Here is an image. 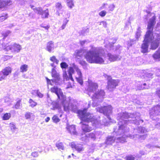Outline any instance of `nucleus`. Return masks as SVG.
I'll return each mask as SVG.
<instances>
[{
    "instance_id": "nucleus-1",
    "label": "nucleus",
    "mask_w": 160,
    "mask_h": 160,
    "mask_svg": "<svg viewBox=\"0 0 160 160\" xmlns=\"http://www.w3.org/2000/svg\"><path fill=\"white\" fill-rule=\"evenodd\" d=\"M140 114L139 112L135 113H128L127 112H123L118 113L117 120L118 121V130L114 128L113 132L116 134V136H108L106 138L105 143L107 145H112L116 141L117 142H120L123 143L126 142V138L129 137L131 138H137L139 139H144L146 137V135H139L138 134L133 135L127 134L129 131V128L127 125L129 123H134L136 125H139L143 122V120L140 119Z\"/></svg>"
},
{
    "instance_id": "nucleus-2",
    "label": "nucleus",
    "mask_w": 160,
    "mask_h": 160,
    "mask_svg": "<svg viewBox=\"0 0 160 160\" xmlns=\"http://www.w3.org/2000/svg\"><path fill=\"white\" fill-rule=\"evenodd\" d=\"M155 19V17L153 16L149 19L148 23V30L141 47V52L143 53L148 52L149 43H151L150 48L152 50L156 49L159 46L160 41L159 35L157 34L156 37L155 38L152 32L154 26L156 23Z\"/></svg>"
},
{
    "instance_id": "nucleus-3",
    "label": "nucleus",
    "mask_w": 160,
    "mask_h": 160,
    "mask_svg": "<svg viewBox=\"0 0 160 160\" xmlns=\"http://www.w3.org/2000/svg\"><path fill=\"white\" fill-rule=\"evenodd\" d=\"M52 92L55 93L58 98L59 99L60 102L63 107L65 111H71L77 113L78 111V107L75 104L70 102V97L66 98V97L64 95L61 90L57 87H54L51 89Z\"/></svg>"
},
{
    "instance_id": "nucleus-4",
    "label": "nucleus",
    "mask_w": 160,
    "mask_h": 160,
    "mask_svg": "<svg viewBox=\"0 0 160 160\" xmlns=\"http://www.w3.org/2000/svg\"><path fill=\"white\" fill-rule=\"evenodd\" d=\"M98 87L97 83L90 81L88 82V86L87 89L88 94L91 97L93 100V103L92 106L93 107L98 106L100 103L102 102L105 96V92L102 90L96 92Z\"/></svg>"
},
{
    "instance_id": "nucleus-5",
    "label": "nucleus",
    "mask_w": 160,
    "mask_h": 160,
    "mask_svg": "<svg viewBox=\"0 0 160 160\" xmlns=\"http://www.w3.org/2000/svg\"><path fill=\"white\" fill-rule=\"evenodd\" d=\"M103 51L100 48L93 47L88 51L85 55L87 61L91 63L103 64Z\"/></svg>"
},
{
    "instance_id": "nucleus-6",
    "label": "nucleus",
    "mask_w": 160,
    "mask_h": 160,
    "mask_svg": "<svg viewBox=\"0 0 160 160\" xmlns=\"http://www.w3.org/2000/svg\"><path fill=\"white\" fill-rule=\"evenodd\" d=\"M88 109L85 108L83 109H79L77 113L81 122L85 121H90L93 125L96 127L99 126V122L97 119L94 118L93 115L88 112H87Z\"/></svg>"
},
{
    "instance_id": "nucleus-7",
    "label": "nucleus",
    "mask_w": 160,
    "mask_h": 160,
    "mask_svg": "<svg viewBox=\"0 0 160 160\" xmlns=\"http://www.w3.org/2000/svg\"><path fill=\"white\" fill-rule=\"evenodd\" d=\"M74 69L76 70L78 75V77H76L77 81L81 85H82L83 83V81L82 72L80 69H79L78 67L74 64L73 65V67H70L68 71V73L69 75L70 79L72 82L74 81V80L72 77V74H73L75 72Z\"/></svg>"
},
{
    "instance_id": "nucleus-8",
    "label": "nucleus",
    "mask_w": 160,
    "mask_h": 160,
    "mask_svg": "<svg viewBox=\"0 0 160 160\" xmlns=\"http://www.w3.org/2000/svg\"><path fill=\"white\" fill-rule=\"evenodd\" d=\"M97 111L101 113H102L110 120L111 118L109 115L112 113V108L111 105H108L103 107H98L96 108Z\"/></svg>"
},
{
    "instance_id": "nucleus-9",
    "label": "nucleus",
    "mask_w": 160,
    "mask_h": 160,
    "mask_svg": "<svg viewBox=\"0 0 160 160\" xmlns=\"http://www.w3.org/2000/svg\"><path fill=\"white\" fill-rule=\"evenodd\" d=\"M31 7L36 13L41 15L42 18H47L48 17L49 12L48 9L43 11L41 8H35L32 5H31Z\"/></svg>"
},
{
    "instance_id": "nucleus-10",
    "label": "nucleus",
    "mask_w": 160,
    "mask_h": 160,
    "mask_svg": "<svg viewBox=\"0 0 160 160\" xmlns=\"http://www.w3.org/2000/svg\"><path fill=\"white\" fill-rule=\"evenodd\" d=\"M150 118L153 120H156V117L160 115V105L154 107L150 110L149 112Z\"/></svg>"
},
{
    "instance_id": "nucleus-11",
    "label": "nucleus",
    "mask_w": 160,
    "mask_h": 160,
    "mask_svg": "<svg viewBox=\"0 0 160 160\" xmlns=\"http://www.w3.org/2000/svg\"><path fill=\"white\" fill-rule=\"evenodd\" d=\"M98 121L99 122V126L98 127H96V126L93 125V124L92 123V122L90 121L81 122L80 123L82 124V130L84 132H88L90 131L92 129V128L89 127V125L87 124L88 123H91V124H92L93 126L96 128L99 127L101 125V123L100 121L99 120H98Z\"/></svg>"
},
{
    "instance_id": "nucleus-12",
    "label": "nucleus",
    "mask_w": 160,
    "mask_h": 160,
    "mask_svg": "<svg viewBox=\"0 0 160 160\" xmlns=\"http://www.w3.org/2000/svg\"><path fill=\"white\" fill-rule=\"evenodd\" d=\"M118 80L111 79V77H109L108 78V89L110 91L112 90L118 85Z\"/></svg>"
},
{
    "instance_id": "nucleus-13",
    "label": "nucleus",
    "mask_w": 160,
    "mask_h": 160,
    "mask_svg": "<svg viewBox=\"0 0 160 160\" xmlns=\"http://www.w3.org/2000/svg\"><path fill=\"white\" fill-rule=\"evenodd\" d=\"M71 147L75 149L78 152L82 153L84 150V148L82 145L72 142L71 143Z\"/></svg>"
},
{
    "instance_id": "nucleus-14",
    "label": "nucleus",
    "mask_w": 160,
    "mask_h": 160,
    "mask_svg": "<svg viewBox=\"0 0 160 160\" xmlns=\"http://www.w3.org/2000/svg\"><path fill=\"white\" fill-rule=\"evenodd\" d=\"M12 69L11 67H6L0 72V74L2 76L0 80H2V79H5L6 77L10 73Z\"/></svg>"
},
{
    "instance_id": "nucleus-15",
    "label": "nucleus",
    "mask_w": 160,
    "mask_h": 160,
    "mask_svg": "<svg viewBox=\"0 0 160 160\" xmlns=\"http://www.w3.org/2000/svg\"><path fill=\"white\" fill-rule=\"evenodd\" d=\"M56 48L52 41H50L47 43L46 49L49 52H53L54 49Z\"/></svg>"
},
{
    "instance_id": "nucleus-16",
    "label": "nucleus",
    "mask_w": 160,
    "mask_h": 160,
    "mask_svg": "<svg viewBox=\"0 0 160 160\" xmlns=\"http://www.w3.org/2000/svg\"><path fill=\"white\" fill-rule=\"evenodd\" d=\"M66 128L68 132L71 134L73 135H76V134L77 132L76 131L75 127L74 125H69L67 124Z\"/></svg>"
},
{
    "instance_id": "nucleus-17",
    "label": "nucleus",
    "mask_w": 160,
    "mask_h": 160,
    "mask_svg": "<svg viewBox=\"0 0 160 160\" xmlns=\"http://www.w3.org/2000/svg\"><path fill=\"white\" fill-rule=\"evenodd\" d=\"M108 59L111 62L114 61L116 60H119L121 57L118 55H112L110 53H108L107 54Z\"/></svg>"
},
{
    "instance_id": "nucleus-18",
    "label": "nucleus",
    "mask_w": 160,
    "mask_h": 160,
    "mask_svg": "<svg viewBox=\"0 0 160 160\" xmlns=\"http://www.w3.org/2000/svg\"><path fill=\"white\" fill-rule=\"evenodd\" d=\"M12 45V52H18L21 49L22 47L19 44L15 43Z\"/></svg>"
},
{
    "instance_id": "nucleus-19",
    "label": "nucleus",
    "mask_w": 160,
    "mask_h": 160,
    "mask_svg": "<svg viewBox=\"0 0 160 160\" xmlns=\"http://www.w3.org/2000/svg\"><path fill=\"white\" fill-rule=\"evenodd\" d=\"M11 0H0V8H2L7 5H10Z\"/></svg>"
},
{
    "instance_id": "nucleus-20",
    "label": "nucleus",
    "mask_w": 160,
    "mask_h": 160,
    "mask_svg": "<svg viewBox=\"0 0 160 160\" xmlns=\"http://www.w3.org/2000/svg\"><path fill=\"white\" fill-rule=\"evenodd\" d=\"M153 59L156 61L160 60V48H159L155 52L152 54Z\"/></svg>"
},
{
    "instance_id": "nucleus-21",
    "label": "nucleus",
    "mask_w": 160,
    "mask_h": 160,
    "mask_svg": "<svg viewBox=\"0 0 160 160\" xmlns=\"http://www.w3.org/2000/svg\"><path fill=\"white\" fill-rule=\"evenodd\" d=\"M55 6L56 8V14L57 15L59 16L60 14L59 11L61 10L62 8L63 7L62 6L61 3L59 2H58L56 3Z\"/></svg>"
},
{
    "instance_id": "nucleus-22",
    "label": "nucleus",
    "mask_w": 160,
    "mask_h": 160,
    "mask_svg": "<svg viewBox=\"0 0 160 160\" xmlns=\"http://www.w3.org/2000/svg\"><path fill=\"white\" fill-rule=\"evenodd\" d=\"M52 76L58 81H59L60 78L58 73L57 72L55 68H52Z\"/></svg>"
},
{
    "instance_id": "nucleus-23",
    "label": "nucleus",
    "mask_w": 160,
    "mask_h": 160,
    "mask_svg": "<svg viewBox=\"0 0 160 160\" xmlns=\"http://www.w3.org/2000/svg\"><path fill=\"white\" fill-rule=\"evenodd\" d=\"M98 134L101 135L102 134V132H96V134H95L94 133H90L88 135H86V136L88 138H91L93 140H95L96 139L95 134L97 135Z\"/></svg>"
},
{
    "instance_id": "nucleus-24",
    "label": "nucleus",
    "mask_w": 160,
    "mask_h": 160,
    "mask_svg": "<svg viewBox=\"0 0 160 160\" xmlns=\"http://www.w3.org/2000/svg\"><path fill=\"white\" fill-rule=\"evenodd\" d=\"M46 78L48 84H50L52 85L54 83H55L56 85H58L59 84V82H58L59 81H58L55 79L51 80L47 77H46Z\"/></svg>"
},
{
    "instance_id": "nucleus-25",
    "label": "nucleus",
    "mask_w": 160,
    "mask_h": 160,
    "mask_svg": "<svg viewBox=\"0 0 160 160\" xmlns=\"http://www.w3.org/2000/svg\"><path fill=\"white\" fill-rule=\"evenodd\" d=\"M135 131H137L138 133H143L148 132L147 130L144 127H139L137 129H134Z\"/></svg>"
},
{
    "instance_id": "nucleus-26",
    "label": "nucleus",
    "mask_w": 160,
    "mask_h": 160,
    "mask_svg": "<svg viewBox=\"0 0 160 160\" xmlns=\"http://www.w3.org/2000/svg\"><path fill=\"white\" fill-rule=\"evenodd\" d=\"M83 53V52L82 50H77L75 51L74 55L76 57L79 58L78 57L81 58L82 56Z\"/></svg>"
},
{
    "instance_id": "nucleus-27",
    "label": "nucleus",
    "mask_w": 160,
    "mask_h": 160,
    "mask_svg": "<svg viewBox=\"0 0 160 160\" xmlns=\"http://www.w3.org/2000/svg\"><path fill=\"white\" fill-rule=\"evenodd\" d=\"M67 5L70 9H72L74 4L73 0H66Z\"/></svg>"
},
{
    "instance_id": "nucleus-28",
    "label": "nucleus",
    "mask_w": 160,
    "mask_h": 160,
    "mask_svg": "<svg viewBox=\"0 0 160 160\" xmlns=\"http://www.w3.org/2000/svg\"><path fill=\"white\" fill-rule=\"evenodd\" d=\"M57 148L60 151L64 149V146L62 142H57L56 144Z\"/></svg>"
},
{
    "instance_id": "nucleus-29",
    "label": "nucleus",
    "mask_w": 160,
    "mask_h": 160,
    "mask_svg": "<svg viewBox=\"0 0 160 160\" xmlns=\"http://www.w3.org/2000/svg\"><path fill=\"white\" fill-rule=\"evenodd\" d=\"M148 86L147 85L146 83H144L143 84H139V86L138 87V89L139 90L148 89Z\"/></svg>"
},
{
    "instance_id": "nucleus-30",
    "label": "nucleus",
    "mask_w": 160,
    "mask_h": 160,
    "mask_svg": "<svg viewBox=\"0 0 160 160\" xmlns=\"http://www.w3.org/2000/svg\"><path fill=\"white\" fill-rule=\"evenodd\" d=\"M7 45H5V44L4 43L2 44V47L4 49L5 51H10L12 52V45H10L9 46H6Z\"/></svg>"
},
{
    "instance_id": "nucleus-31",
    "label": "nucleus",
    "mask_w": 160,
    "mask_h": 160,
    "mask_svg": "<svg viewBox=\"0 0 160 160\" xmlns=\"http://www.w3.org/2000/svg\"><path fill=\"white\" fill-rule=\"evenodd\" d=\"M25 116L26 119H28L31 118H34V115L33 113L29 112H27L25 114Z\"/></svg>"
},
{
    "instance_id": "nucleus-32",
    "label": "nucleus",
    "mask_w": 160,
    "mask_h": 160,
    "mask_svg": "<svg viewBox=\"0 0 160 160\" xmlns=\"http://www.w3.org/2000/svg\"><path fill=\"white\" fill-rule=\"evenodd\" d=\"M28 66L26 64H23L20 67V71L22 72H26L28 70Z\"/></svg>"
},
{
    "instance_id": "nucleus-33",
    "label": "nucleus",
    "mask_w": 160,
    "mask_h": 160,
    "mask_svg": "<svg viewBox=\"0 0 160 160\" xmlns=\"http://www.w3.org/2000/svg\"><path fill=\"white\" fill-rule=\"evenodd\" d=\"M68 65L65 62H62L60 63V67L63 70H66V69L68 67Z\"/></svg>"
},
{
    "instance_id": "nucleus-34",
    "label": "nucleus",
    "mask_w": 160,
    "mask_h": 160,
    "mask_svg": "<svg viewBox=\"0 0 160 160\" xmlns=\"http://www.w3.org/2000/svg\"><path fill=\"white\" fill-rule=\"evenodd\" d=\"M11 116V114L10 113H6L4 114L2 117V119L4 120H8L10 118Z\"/></svg>"
},
{
    "instance_id": "nucleus-35",
    "label": "nucleus",
    "mask_w": 160,
    "mask_h": 160,
    "mask_svg": "<svg viewBox=\"0 0 160 160\" xmlns=\"http://www.w3.org/2000/svg\"><path fill=\"white\" fill-rule=\"evenodd\" d=\"M21 100H18L15 104L14 108L16 109H18L20 108L21 106Z\"/></svg>"
},
{
    "instance_id": "nucleus-36",
    "label": "nucleus",
    "mask_w": 160,
    "mask_h": 160,
    "mask_svg": "<svg viewBox=\"0 0 160 160\" xmlns=\"http://www.w3.org/2000/svg\"><path fill=\"white\" fill-rule=\"evenodd\" d=\"M50 60L53 62L57 64L58 63L59 60L56 58L55 56H53L50 57Z\"/></svg>"
},
{
    "instance_id": "nucleus-37",
    "label": "nucleus",
    "mask_w": 160,
    "mask_h": 160,
    "mask_svg": "<svg viewBox=\"0 0 160 160\" xmlns=\"http://www.w3.org/2000/svg\"><path fill=\"white\" fill-rule=\"evenodd\" d=\"M63 77L64 79L66 80L70 79L69 75H68L66 70H63Z\"/></svg>"
},
{
    "instance_id": "nucleus-38",
    "label": "nucleus",
    "mask_w": 160,
    "mask_h": 160,
    "mask_svg": "<svg viewBox=\"0 0 160 160\" xmlns=\"http://www.w3.org/2000/svg\"><path fill=\"white\" fill-rule=\"evenodd\" d=\"M29 102L30 104V106L32 108L34 107L37 105V103L33 101L31 99H29Z\"/></svg>"
},
{
    "instance_id": "nucleus-39",
    "label": "nucleus",
    "mask_w": 160,
    "mask_h": 160,
    "mask_svg": "<svg viewBox=\"0 0 160 160\" xmlns=\"http://www.w3.org/2000/svg\"><path fill=\"white\" fill-rule=\"evenodd\" d=\"M141 29L140 27H138V29L137 30V31L135 37L136 38V39L138 40V38H139L141 35Z\"/></svg>"
},
{
    "instance_id": "nucleus-40",
    "label": "nucleus",
    "mask_w": 160,
    "mask_h": 160,
    "mask_svg": "<svg viewBox=\"0 0 160 160\" xmlns=\"http://www.w3.org/2000/svg\"><path fill=\"white\" fill-rule=\"evenodd\" d=\"M34 92L37 94V96L39 98H42L43 96V94L40 92L38 90H35Z\"/></svg>"
},
{
    "instance_id": "nucleus-41",
    "label": "nucleus",
    "mask_w": 160,
    "mask_h": 160,
    "mask_svg": "<svg viewBox=\"0 0 160 160\" xmlns=\"http://www.w3.org/2000/svg\"><path fill=\"white\" fill-rule=\"evenodd\" d=\"M89 32V29L88 28H84L82 30L81 33L82 34L85 36Z\"/></svg>"
},
{
    "instance_id": "nucleus-42",
    "label": "nucleus",
    "mask_w": 160,
    "mask_h": 160,
    "mask_svg": "<svg viewBox=\"0 0 160 160\" xmlns=\"http://www.w3.org/2000/svg\"><path fill=\"white\" fill-rule=\"evenodd\" d=\"M154 147L156 148H160V147L158 146L152 145L151 144H148L146 146V148H150L152 149H153Z\"/></svg>"
},
{
    "instance_id": "nucleus-43",
    "label": "nucleus",
    "mask_w": 160,
    "mask_h": 160,
    "mask_svg": "<svg viewBox=\"0 0 160 160\" xmlns=\"http://www.w3.org/2000/svg\"><path fill=\"white\" fill-rule=\"evenodd\" d=\"M10 126L11 130L13 132H14L15 130L16 129V128L15 126V124L13 123H10Z\"/></svg>"
},
{
    "instance_id": "nucleus-44",
    "label": "nucleus",
    "mask_w": 160,
    "mask_h": 160,
    "mask_svg": "<svg viewBox=\"0 0 160 160\" xmlns=\"http://www.w3.org/2000/svg\"><path fill=\"white\" fill-rule=\"evenodd\" d=\"M52 119L53 122L55 123L58 122L60 119L56 115H54L52 118Z\"/></svg>"
},
{
    "instance_id": "nucleus-45",
    "label": "nucleus",
    "mask_w": 160,
    "mask_h": 160,
    "mask_svg": "<svg viewBox=\"0 0 160 160\" xmlns=\"http://www.w3.org/2000/svg\"><path fill=\"white\" fill-rule=\"evenodd\" d=\"M10 33V32L9 31H7L5 32H2V35L3 36V39L4 40L5 38L8 36Z\"/></svg>"
},
{
    "instance_id": "nucleus-46",
    "label": "nucleus",
    "mask_w": 160,
    "mask_h": 160,
    "mask_svg": "<svg viewBox=\"0 0 160 160\" xmlns=\"http://www.w3.org/2000/svg\"><path fill=\"white\" fill-rule=\"evenodd\" d=\"M153 71L155 72L156 75L158 76H160V69L157 68H154Z\"/></svg>"
},
{
    "instance_id": "nucleus-47",
    "label": "nucleus",
    "mask_w": 160,
    "mask_h": 160,
    "mask_svg": "<svg viewBox=\"0 0 160 160\" xmlns=\"http://www.w3.org/2000/svg\"><path fill=\"white\" fill-rule=\"evenodd\" d=\"M115 5L113 4H110L108 6L109 10L110 11H112L114 9Z\"/></svg>"
},
{
    "instance_id": "nucleus-48",
    "label": "nucleus",
    "mask_w": 160,
    "mask_h": 160,
    "mask_svg": "<svg viewBox=\"0 0 160 160\" xmlns=\"http://www.w3.org/2000/svg\"><path fill=\"white\" fill-rule=\"evenodd\" d=\"M4 101L8 105H9L11 104V100L9 98L5 97L4 99Z\"/></svg>"
},
{
    "instance_id": "nucleus-49",
    "label": "nucleus",
    "mask_w": 160,
    "mask_h": 160,
    "mask_svg": "<svg viewBox=\"0 0 160 160\" xmlns=\"http://www.w3.org/2000/svg\"><path fill=\"white\" fill-rule=\"evenodd\" d=\"M107 13V12L106 11L103 10L99 12V15L101 17H103L105 16Z\"/></svg>"
},
{
    "instance_id": "nucleus-50",
    "label": "nucleus",
    "mask_w": 160,
    "mask_h": 160,
    "mask_svg": "<svg viewBox=\"0 0 160 160\" xmlns=\"http://www.w3.org/2000/svg\"><path fill=\"white\" fill-rule=\"evenodd\" d=\"M153 73L151 72H147L145 74V76L148 78H152Z\"/></svg>"
},
{
    "instance_id": "nucleus-51",
    "label": "nucleus",
    "mask_w": 160,
    "mask_h": 160,
    "mask_svg": "<svg viewBox=\"0 0 160 160\" xmlns=\"http://www.w3.org/2000/svg\"><path fill=\"white\" fill-rule=\"evenodd\" d=\"M108 6V4L107 3H104L102 4V6L100 8V9H106L107 8V6Z\"/></svg>"
},
{
    "instance_id": "nucleus-52",
    "label": "nucleus",
    "mask_w": 160,
    "mask_h": 160,
    "mask_svg": "<svg viewBox=\"0 0 160 160\" xmlns=\"http://www.w3.org/2000/svg\"><path fill=\"white\" fill-rule=\"evenodd\" d=\"M54 109H57L59 108V105L58 103L55 102L53 104Z\"/></svg>"
},
{
    "instance_id": "nucleus-53",
    "label": "nucleus",
    "mask_w": 160,
    "mask_h": 160,
    "mask_svg": "<svg viewBox=\"0 0 160 160\" xmlns=\"http://www.w3.org/2000/svg\"><path fill=\"white\" fill-rule=\"evenodd\" d=\"M100 25H102L103 27L106 28L107 26L106 22L104 21L101 22H100Z\"/></svg>"
},
{
    "instance_id": "nucleus-54",
    "label": "nucleus",
    "mask_w": 160,
    "mask_h": 160,
    "mask_svg": "<svg viewBox=\"0 0 160 160\" xmlns=\"http://www.w3.org/2000/svg\"><path fill=\"white\" fill-rule=\"evenodd\" d=\"M156 93L160 98V88H157L156 91Z\"/></svg>"
},
{
    "instance_id": "nucleus-55",
    "label": "nucleus",
    "mask_w": 160,
    "mask_h": 160,
    "mask_svg": "<svg viewBox=\"0 0 160 160\" xmlns=\"http://www.w3.org/2000/svg\"><path fill=\"white\" fill-rule=\"evenodd\" d=\"M68 21L69 20L67 18H65L63 21L62 24L66 25Z\"/></svg>"
},
{
    "instance_id": "nucleus-56",
    "label": "nucleus",
    "mask_w": 160,
    "mask_h": 160,
    "mask_svg": "<svg viewBox=\"0 0 160 160\" xmlns=\"http://www.w3.org/2000/svg\"><path fill=\"white\" fill-rule=\"evenodd\" d=\"M87 42V41L86 40L80 41V44L81 45L83 46L84 45L85 43Z\"/></svg>"
},
{
    "instance_id": "nucleus-57",
    "label": "nucleus",
    "mask_w": 160,
    "mask_h": 160,
    "mask_svg": "<svg viewBox=\"0 0 160 160\" xmlns=\"http://www.w3.org/2000/svg\"><path fill=\"white\" fill-rule=\"evenodd\" d=\"M7 18V17H6V16H2L0 17V20H1V21H3L4 20H5V19H6Z\"/></svg>"
},
{
    "instance_id": "nucleus-58",
    "label": "nucleus",
    "mask_w": 160,
    "mask_h": 160,
    "mask_svg": "<svg viewBox=\"0 0 160 160\" xmlns=\"http://www.w3.org/2000/svg\"><path fill=\"white\" fill-rule=\"evenodd\" d=\"M152 160H160V157L158 156L152 157Z\"/></svg>"
},
{
    "instance_id": "nucleus-59",
    "label": "nucleus",
    "mask_w": 160,
    "mask_h": 160,
    "mask_svg": "<svg viewBox=\"0 0 160 160\" xmlns=\"http://www.w3.org/2000/svg\"><path fill=\"white\" fill-rule=\"evenodd\" d=\"M32 155L34 157H37L38 156V153L37 152H34L32 153Z\"/></svg>"
},
{
    "instance_id": "nucleus-60",
    "label": "nucleus",
    "mask_w": 160,
    "mask_h": 160,
    "mask_svg": "<svg viewBox=\"0 0 160 160\" xmlns=\"http://www.w3.org/2000/svg\"><path fill=\"white\" fill-rule=\"evenodd\" d=\"M72 86L71 82H68L67 84V88H72Z\"/></svg>"
},
{
    "instance_id": "nucleus-61",
    "label": "nucleus",
    "mask_w": 160,
    "mask_h": 160,
    "mask_svg": "<svg viewBox=\"0 0 160 160\" xmlns=\"http://www.w3.org/2000/svg\"><path fill=\"white\" fill-rule=\"evenodd\" d=\"M135 41V40H130L129 42L128 43V45L129 46H131L133 44L132 43H134Z\"/></svg>"
},
{
    "instance_id": "nucleus-62",
    "label": "nucleus",
    "mask_w": 160,
    "mask_h": 160,
    "mask_svg": "<svg viewBox=\"0 0 160 160\" xmlns=\"http://www.w3.org/2000/svg\"><path fill=\"white\" fill-rule=\"evenodd\" d=\"M41 27H43L44 28H45L46 29L48 30L49 28V26L48 25H47L46 26H44L43 25H41Z\"/></svg>"
},
{
    "instance_id": "nucleus-63",
    "label": "nucleus",
    "mask_w": 160,
    "mask_h": 160,
    "mask_svg": "<svg viewBox=\"0 0 160 160\" xmlns=\"http://www.w3.org/2000/svg\"><path fill=\"white\" fill-rule=\"evenodd\" d=\"M140 154L141 155H143L146 154V152L142 151H140Z\"/></svg>"
},
{
    "instance_id": "nucleus-64",
    "label": "nucleus",
    "mask_w": 160,
    "mask_h": 160,
    "mask_svg": "<svg viewBox=\"0 0 160 160\" xmlns=\"http://www.w3.org/2000/svg\"><path fill=\"white\" fill-rule=\"evenodd\" d=\"M51 66L53 67L52 68H54L55 69L56 67V66L55 65L54 63L53 62L52 63H51L50 64Z\"/></svg>"
}]
</instances>
